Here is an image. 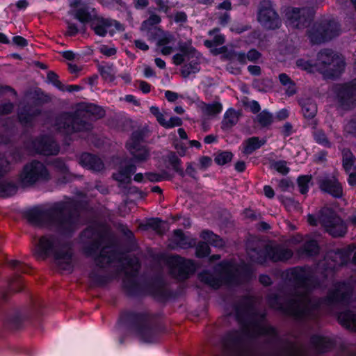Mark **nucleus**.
<instances>
[{
  "instance_id": "nucleus-1",
  "label": "nucleus",
  "mask_w": 356,
  "mask_h": 356,
  "mask_svg": "<svg viewBox=\"0 0 356 356\" xmlns=\"http://www.w3.org/2000/svg\"><path fill=\"white\" fill-rule=\"evenodd\" d=\"M34 254L38 259L52 257L56 264L62 269L71 268L72 254L69 246L60 239L52 236H43L36 245Z\"/></svg>"
},
{
  "instance_id": "nucleus-2",
  "label": "nucleus",
  "mask_w": 356,
  "mask_h": 356,
  "mask_svg": "<svg viewBox=\"0 0 356 356\" xmlns=\"http://www.w3.org/2000/svg\"><path fill=\"white\" fill-rule=\"evenodd\" d=\"M307 220L310 225H315L319 222L332 236H343L347 231L346 224L332 210L325 209L316 218L313 215H308Z\"/></svg>"
},
{
  "instance_id": "nucleus-3",
  "label": "nucleus",
  "mask_w": 356,
  "mask_h": 356,
  "mask_svg": "<svg viewBox=\"0 0 356 356\" xmlns=\"http://www.w3.org/2000/svg\"><path fill=\"white\" fill-rule=\"evenodd\" d=\"M316 65L325 78L337 76L344 68L343 59L331 50H324L318 56Z\"/></svg>"
},
{
  "instance_id": "nucleus-4",
  "label": "nucleus",
  "mask_w": 356,
  "mask_h": 356,
  "mask_svg": "<svg viewBox=\"0 0 356 356\" xmlns=\"http://www.w3.org/2000/svg\"><path fill=\"white\" fill-rule=\"evenodd\" d=\"M258 21L265 28L274 29L279 27L280 19L268 0H264L258 13Z\"/></svg>"
},
{
  "instance_id": "nucleus-5",
  "label": "nucleus",
  "mask_w": 356,
  "mask_h": 356,
  "mask_svg": "<svg viewBox=\"0 0 356 356\" xmlns=\"http://www.w3.org/2000/svg\"><path fill=\"white\" fill-rule=\"evenodd\" d=\"M56 126L60 131L65 134H70L72 131L89 130L91 127L90 124L67 114L60 116L57 120Z\"/></svg>"
},
{
  "instance_id": "nucleus-6",
  "label": "nucleus",
  "mask_w": 356,
  "mask_h": 356,
  "mask_svg": "<svg viewBox=\"0 0 356 356\" xmlns=\"http://www.w3.org/2000/svg\"><path fill=\"white\" fill-rule=\"evenodd\" d=\"M91 27L99 36H105L107 33L113 35L115 31L123 29L122 25L117 21L101 17H95L91 22Z\"/></svg>"
},
{
  "instance_id": "nucleus-7",
  "label": "nucleus",
  "mask_w": 356,
  "mask_h": 356,
  "mask_svg": "<svg viewBox=\"0 0 356 356\" xmlns=\"http://www.w3.org/2000/svg\"><path fill=\"white\" fill-rule=\"evenodd\" d=\"M131 334L140 342L144 343H152L158 341L157 332L146 323L136 324L131 328Z\"/></svg>"
},
{
  "instance_id": "nucleus-8",
  "label": "nucleus",
  "mask_w": 356,
  "mask_h": 356,
  "mask_svg": "<svg viewBox=\"0 0 356 356\" xmlns=\"http://www.w3.org/2000/svg\"><path fill=\"white\" fill-rule=\"evenodd\" d=\"M286 26L300 29L306 25L309 18V11L305 8H289L285 12Z\"/></svg>"
},
{
  "instance_id": "nucleus-9",
  "label": "nucleus",
  "mask_w": 356,
  "mask_h": 356,
  "mask_svg": "<svg viewBox=\"0 0 356 356\" xmlns=\"http://www.w3.org/2000/svg\"><path fill=\"white\" fill-rule=\"evenodd\" d=\"M154 31L155 37L154 39L156 40L157 49L164 56L171 54L174 51L175 47V40L174 36L160 29L154 28Z\"/></svg>"
},
{
  "instance_id": "nucleus-10",
  "label": "nucleus",
  "mask_w": 356,
  "mask_h": 356,
  "mask_svg": "<svg viewBox=\"0 0 356 356\" xmlns=\"http://www.w3.org/2000/svg\"><path fill=\"white\" fill-rule=\"evenodd\" d=\"M23 177L25 181L34 183L37 181L47 179L48 172L43 164L40 162H33L24 168Z\"/></svg>"
},
{
  "instance_id": "nucleus-11",
  "label": "nucleus",
  "mask_w": 356,
  "mask_h": 356,
  "mask_svg": "<svg viewBox=\"0 0 356 356\" xmlns=\"http://www.w3.org/2000/svg\"><path fill=\"white\" fill-rule=\"evenodd\" d=\"M200 236L204 243H200L196 248V254L199 257H204L209 254L208 243L214 247H222L224 245L222 239L211 232L203 231Z\"/></svg>"
},
{
  "instance_id": "nucleus-12",
  "label": "nucleus",
  "mask_w": 356,
  "mask_h": 356,
  "mask_svg": "<svg viewBox=\"0 0 356 356\" xmlns=\"http://www.w3.org/2000/svg\"><path fill=\"white\" fill-rule=\"evenodd\" d=\"M140 135L134 134L127 143V147L133 156V161L139 163L145 161L149 156L147 149L140 144Z\"/></svg>"
},
{
  "instance_id": "nucleus-13",
  "label": "nucleus",
  "mask_w": 356,
  "mask_h": 356,
  "mask_svg": "<svg viewBox=\"0 0 356 356\" xmlns=\"http://www.w3.org/2000/svg\"><path fill=\"white\" fill-rule=\"evenodd\" d=\"M70 7L69 13L83 24L92 22L95 18L87 5L81 0H72Z\"/></svg>"
},
{
  "instance_id": "nucleus-14",
  "label": "nucleus",
  "mask_w": 356,
  "mask_h": 356,
  "mask_svg": "<svg viewBox=\"0 0 356 356\" xmlns=\"http://www.w3.org/2000/svg\"><path fill=\"white\" fill-rule=\"evenodd\" d=\"M150 112L155 116L159 124L165 129H172L182 124L181 119L177 116H172L169 120H166L165 118L168 116L167 112L160 111L159 108L156 106H151Z\"/></svg>"
},
{
  "instance_id": "nucleus-15",
  "label": "nucleus",
  "mask_w": 356,
  "mask_h": 356,
  "mask_svg": "<svg viewBox=\"0 0 356 356\" xmlns=\"http://www.w3.org/2000/svg\"><path fill=\"white\" fill-rule=\"evenodd\" d=\"M170 263L172 265L171 273L181 278L187 276L191 270V266L193 264L190 260H186L178 256L172 257Z\"/></svg>"
},
{
  "instance_id": "nucleus-16",
  "label": "nucleus",
  "mask_w": 356,
  "mask_h": 356,
  "mask_svg": "<svg viewBox=\"0 0 356 356\" xmlns=\"http://www.w3.org/2000/svg\"><path fill=\"white\" fill-rule=\"evenodd\" d=\"M9 170V163L4 158L0 159V196L8 197L12 195L16 188L14 184L6 181L3 179L4 175Z\"/></svg>"
},
{
  "instance_id": "nucleus-17",
  "label": "nucleus",
  "mask_w": 356,
  "mask_h": 356,
  "mask_svg": "<svg viewBox=\"0 0 356 356\" xmlns=\"http://www.w3.org/2000/svg\"><path fill=\"white\" fill-rule=\"evenodd\" d=\"M36 151L44 155L56 154L58 152L57 144L49 137H44L34 143Z\"/></svg>"
},
{
  "instance_id": "nucleus-18",
  "label": "nucleus",
  "mask_w": 356,
  "mask_h": 356,
  "mask_svg": "<svg viewBox=\"0 0 356 356\" xmlns=\"http://www.w3.org/2000/svg\"><path fill=\"white\" fill-rule=\"evenodd\" d=\"M198 110L201 112L202 116L205 119H211L221 113L222 106L218 102L206 104L203 102L197 104Z\"/></svg>"
},
{
  "instance_id": "nucleus-19",
  "label": "nucleus",
  "mask_w": 356,
  "mask_h": 356,
  "mask_svg": "<svg viewBox=\"0 0 356 356\" xmlns=\"http://www.w3.org/2000/svg\"><path fill=\"white\" fill-rule=\"evenodd\" d=\"M320 188L334 197H338L342 195L341 186L334 177L322 179L320 182Z\"/></svg>"
},
{
  "instance_id": "nucleus-20",
  "label": "nucleus",
  "mask_w": 356,
  "mask_h": 356,
  "mask_svg": "<svg viewBox=\"0 0 356 356\" xmlns=\"http://www.w3.org/2000/svg\"><path fill=\"white\" fill-rule=\"evenodd\" d=\"M80 162L83 166L95 171H100L104 167L103 163L99 158L90 154H82Z\"/></svg>"
},
{
  "instance_id": "nucleus-21",
  "label": "nucleus",
  "mask_w": 356,
  "mask_h": 356,
  "mask_svg": "<svg viewBox=\"0 0 356 356\" xmlns=\"http://www.w3.org/2000/svg\"><path fill=\"white\" fill-rule=\"evenodd\" d=\"M209 35L211 36H213V40H205L204 42V45L206 47H207L208 48H210L211 52L213 54H220L221 52V49L222 48L216 49V48H213V47L224 43L225 38H224L223 35L218 34V29H214L213 31H209Z\"/></svg>"
},
{
  "instance_id": "nucleus-22",
  "label": "nucleus",
  "mask_w": 356,
  "mask_h": 356,
  "mask_svg": "<svg viewBox=\"0 0 356 356\" xmlns=\"http://www.w3.org/2000/svg\"><path fill=\"white\" fill-rule=\"evenodd\" d=\"M189 60H191L190 63L186 64L181 70V74L184 77H188L200 70V62L196 51L195 54L192 55Z\"/></svg>"
},
{
  "instance_id": "nucleus-23",
  "label": "nucleus",
  "mask_w": 356,
  "mask_h": 356,
  "mask_svg": "<svg viewBox=\"0 0 356 356\" xmlns=\"http://www.w3.org/2000/svg\"><path fill=\"white\" fill-rule=\"evenodd\" d=\"M338 318L343 326L351 330H356V315L349 312H341Z\"/></svg>"
},
{
  "instance_id": "nucleus-24",
  "label": "nucleus",
  "mask_w": 356,
  "mask_h": 356,
  "mask_svg": "<svg viewBox=\"0 0 356 356\" xmlns=\"http://www.w3.org/2000/svg\"><path fill=\"white\" fill-rule=\"evenodd\" d=\"M264 143V140H259L258 138H251L243 143V152L245 154H250L255 149L259 148Z\"/></svg>"
},
{
  "instance_id": "nucleus-25",
  "label": "nucleus",
  "mask_w": 356,
  "mask_h": 356,
  "mask_svg": "<svg viewBox=\"0 0 356 356\" xmlns=\"http://www.w3.org/2000/svg\"><path fill=\"white\" fill-rule=\"evenodd\" d=\"M101 75L104 80L113 82L115 79L116 70L113 65L106 64L99 67Z\"/></svg>"
},
{
  "instance_id": "nucleus-26",
  "label": "nucleus",
  "mask_w": 356,
  "mask_h": 356,
  "mask_svg": "<svg viewBox=\"0 0 356 356\" xmlns=\"http://www.w3.org/2000/svg\"><path fill=\"white\" fill-rule=\"evenodd\" d=\"M239 113L233 108L228 109L224 115L223 125L225 127H232L236 124L239 119Z\"/></svg>"
},
{
  "instance_id": "nucleus-27",
  "label": "nucleus",
  "mask_w": 356,
  "mask_h": 356,
  "mask_svg": "<svg viewBox=\"0 0 356 356\" xmlns=\"http://www.w3.org/2000/svg\"><path fill=\"white\" fill-rule=\"evenodd\" d=\"M302 111L304 116L307 118H312L317 112L316 104L310 100L301 102Z\"/></svg>"
},
{
  "instance_id": "nucleus-28",
  "label": "nucleus",
  "mask_w": 356,
  "mask_h": 356,
  "mask_svg": "<svg viewBox=\"0 0 356 356\" xmlns=\"http://www.w3.org/2000/svg\"><path fill=\"white\" fill-rule=\"evenodd\" d=\"M136 170L134 165H131L125 169L113 175L115 179L120 183H127L130 181V175Z\"/></svg>"
},
{
  "instance_id": "nucleus-29",
  "label": "nucleus",
  "mask_w": 356,
  "mask_h": 356,
  "mask_svg": "<svg viewBox=\"0 0 356 356\" xmlns=\"http://www.w3.org/2000/svg\"><path fill=\"white\" fill-rule=\"evenodd\" d=\"M195 54V51L193 48L182 51L180 54H176L173 56V63L176 65H181L186 59H190L191 56Z\"/></svg>"
},
{
  "instance_id": "nucleus-30",
  "label": "nucleus",
  "mask_w": 356,
  "mask_h": 356,
  "mask_svg": "<svg viewBox=\"0 0 356 356\" xmlns=\"http://www.w3.org/2000/svg\"><path fill=\"white\" fill-rule=\"evenodd\" d=\"M291 256L292 252L291 250L283 248H277L272 254L271 258L273 261H277L286 260L289 259Z\"/></svg>"
},
{
  "instance_id": "nucleus-31",
  "label": "nucleus",
  "mask_w": 356,
  "mask_h": 356,
  "mask_svg": "<svg viewBox=\"0 0 356 356\" xmlns=\"http://www.w3.org/2000/svg\"><path fill=\"white\" fill-rule=\"evenodd\" d=\"M173 240L176 243V246H179L182 248H186L188 246L192 245V243H188L186 238L184 236L182 232L180 229L175 231Z\"/></svg>"
},
{
  "instance_id": "nucleus-32",
  "label": "nucleus",
  "mask_w": 356,
  "mask_h": 356,
  "mask_svg": "<svg viewBox=\"0 0 356 356\" xmlns=\"http://www.w3.org/2000/svg\"><path fill=\"white\" fill-rule=\"evenodd\" d=\"M161 22V18L157 15H152L147 20H145L143 22L141 26V31H149L154 25L159 24Z\"/></svg>"
},
{
  "instance_id": "nucleus-33",
  "label": "nucleus",
  "mask_w": 356,
  "mask_h": 356,
  "mask_svg": "<svg viewBox=\"0 0 356 356\" xmlns=\"http://www.w3.org/2000/svg\"><path fill=\"white\" fill-rule=\"evenodd\" d=\"M280 82L287 87L286 93L291 95L296 92L294 84L291 81L289 77L285 74H281L279 76Z\"/></svg>"
},
{
  "instance_id": "nucleus-34",
  "label": "nucleus",
  "mask_w": 356,
  "mask_h": 356,
  "mask_svg": "<svg viewBox=\"0 0 356 356\" xmlns=\"http://www.w3.org/2000/svg\"><path fill=\"white\" fill-rule=\"evenodd\" d=\"M338 33H335L332 35L323 36L321 32L319 31H316L314 33H312L309 34L310 40L312 43H320L322 42H325L329 39H331L332 37L337 35Z\"/></svg>"
},
{
  "instance_id": "nucleus-35",
  "label": "nucleus",
  "mask_w": 356,
  "mask_h": 356,
  "mask_svg": "<svg viewBox=\"0 0 356 356\" xmlns=\"http://www.w3.org/2000/svg\"><path fill=\"white\" fill-rule=\"evenodd\" d=\"M355 163V159L350 152L345 150L343 152V164L346 171H349L352 169L353 165Z\"/></svg>"
},
{
  "instance_id": "nucleus-36",
  "label": "nucleus",
  "mask_w": 356,
  "mask_h": 356,
  "mask_svg": "<svg viewBox=\"0 0 356 356\" xmlns=\"http://www.w3.org/2000/svg\"><path fill=\"white\" fill-rule=\"evenodd\" d=\"M83 110L85 111L87 114H90L95 118H100L104 115V111L100 107L94 104L87 105Z\"/></svg>"
},
{
  "instance_id": "nucleus-37",
  "label": "nucleus",
  "mask_w": 356,
  "mask_h": 356,
  "mask_svg": "<svg viewBox=\"0 0 356 356\" xmlns=\"http://www.w3.org/2000/svg\"><path fill=\"white\" fill-rule=\"evenodd\" d=\"M260 54L257 51L252 49L248 53L247 56H245L244 54H238V58L241 62L245 63L246 60L250 61L257 60L260 58Z\"/></svg>"
},
{
  "instance_id": "nucleus-38",
  "label": "nucleus",
  "mask_w": 356,
  "mask_h": 356,
  "mask_svg": "<svg viewBox=\"0 0 356 356\" xmlns=\"http://www.w3.org/2000/svg\"><path fill=\"white\" fill-rule=\"evenodd\" d=\"M232 159V154L229 152H222L215 157V161L219 165H224L229 162Z\"/></svg>"
},
{
  "instance_id": "nucleus-39",
  "label": "nucleus",
  "mask_w": 356,
  "mask_h": 356,
  "mask_svg": "<svg viewBox=\"0 0 356 356\" xmlns=\"http://www.w3.org/2000/svg\"><path fill=\"white\" fill-rule=\"evenodd\" d=\"M257 121L262 126H267L273 121L272 115L267 111H262L257 115Z\"/></svg>"
},
{
  "instance_id": "nucleus-40",
  "label": "nucleus",
  "mask_w": 356,
  "mask_h": 356,
  "mask_svg": "<svg viewBox=\"0 0 356 356\" xmlns=\"http://www.w3.org/2000/svg\"><path fill=\"white\" fill-rule=\"evenodd\" d=\"M310 177L309 176H301L298 179V184L301 193L305 194L308 191Z\"/></svg>"
},
{
  "instance_id": "nucleus-41",
  "label": "nucleus",
  "mask_w": 356,
  "mask_h": 356,
  "mask_svg": "<svg viewBox=\"0 0 356 356\" xmlns=\"http://www.w3.org/2000/svg\"><path fill=\"white\" fill-rule=\"evenodd\" d=\"M98 49L100 53L108 57L116 54V49L113 45L101 44Z\"/></svg>"
},
{
  "instance_id": "nucleus-42",
  "label": "nucleus",
  "mask_w": 356,
  "mask_h": 356,
  "mask_svg": "<svg viewBox=\"0 0 356 356\" xmlns=\"http://www.w3.org/2000/svg\"><path fill=\"white\" fill-rule=\"evenodd\" d=\"M272 167L281 174L284 175L289 172V168L287 167L286 162L284 161H276L272 164Z\"/></svg>"
},
{
  "instance_id": "nucleus-43",
  "label": "nucleus",
  "mask_w": 356,
  "mask_h": 356,
  "mask_svg": "<svg viewBox=\"0 0 356 356\" xmlns=\"http://www.w3.org/2000/svg\"><path fill=\"white\" fill-rule=\"evenodd\" d=\"M305 250L308 254H316L318 251V245L316 241H310L305 245Z\"/></svg>"
},
{
  "instance_id": "nucleus-44",
  "label": "nucleus",
  "mask_w": 356,
  "mask_h": 356,
  "mask_svg": "<svg viewBox=\"0 0 356 356\" xmlns=\"http://www.w3.org/2000/svg\"><path fill=\"white\" fill-rule=\"evenodd\" d=\"M314 138L317 143L325 146L329 145V142L325 134L322 131H316L314 134Z\"/></svg>"
},
{
  "instance_id": "nucleus-45",
  "label": "nucleus",
  "mask_w": 356,
  "mask_h": 356,
  "mask_svg": "<svg viewBox=\"0 0 356 356\" xmlns=\"http://www.w3.org/2000/svg\"><path fill=\"white\" fill-rule=\"evenodd\" d=\"M145 179H149V180H151V181H159L160 179L159 178H155V177H152L150 175H146L145 176H144L143 174L141 173H138V174H136L135 176H134V180L137 182H143L144 181Z\"/></svg>"
},
{
  "instance_id": "nucleus-46",
  "label": "nucleus",
  "mask_w": 356,
  "mask_h": 356,
  "mask_svg": "<svg viewBox=\"0 0 356 356\" xmlns=\"http://www.w3.org/2000/svg\"><path fill=\"white\" fill-rule=\"evenodd\" d=\"M13 43L19 47H24L28 44L27 40L21 36L13 37Z\"/></svg>"
},
{
  "instance_id": "nucleus-47",
  "label": "nucleus",
  "mask_w": 356,
  "mask_h": 356,
  "mask_svg": "<svg viewBox=\"0 0 356 356\" xmlns=\"http://www.w3.org/2000/svg\"><path fill=\"white\" fill-rule=\"evenodd\" d=\"M13 108L11 103L7 102L5 104H0V113L6 114L9 113Z\"/></svg>"
},
{
  "instance_id": "nucleus-48",
  "label": "nucleus",
  "mask_w": 356,
  "mask_h": 356,
  "mask_svg": "<svg viewBox=\"0 0 356 356\" xmlns=\"http://www.w3.org/2000/svg\"><path fill=\"white\" fill-rule=\"evenodd\" d=\"M165 97L168 99V101H169L170 102H174L178 99L179 95L177 93H176L175 92L166 90L165 92Z\"/></svg>"
},
{
  "instance_id": "nucleus-49",
  "label": "nucleus",
  "mask_w": 356,
  "mask_h": 356,
  "mask_svg": "<svg viewBox=\"0 0 356 356\" xmlns=\"http://www.w3.org/2000/svg\"><path fill=\"white\" fill-rule=\"evenodd\" d=\"M78 31L79 30L76 24L70 23L68 24L67 30V34L68 35H74L78 33Z\"/></svg>"
},
{
  "instance_id": "nucleus-50",
  "label": "nucleus",
  "mask_w": 356,
  "mask_h": 356,
  "mask_svg": "<svg viewBox=\"0 0 356 356\" xmlns=\"http://www.w3.org/2000/svg\"><path fill=\"white\" fill-rule=\"evenodd\" d=\"M170 161L176 171L182 172V169H181L179 167L180 161L175 155H172V158L170 159Z\"/></svg>"
},
{
  "instance_id": "nucleus-51",
  "label": "nucleus",
  "mask_w": 356,
  "mask_h": 356,
  "mask_svg": "<svg viewBox=\"0 0 356 356\" xmlns=\"http://www.w3.org/2000/svg\"><path fill=\"white\" fill-rule=\"evenodd\" d=\"M347 132L350 134H356V122L351 121L348 122L345 127Z\"/></svg>"
},
{
  "instance_id": "nucleus-52",
  "label": "nucleus",
  "mask_w": 356,
  "mask_h": 356,
  "mask_svg": "<svg viewBox=\"0 0 356 356\" xmlns=\"http://www.w3.org/2000/svg\"><path fill=\"white\" fill-rule=\"evenodd\" d=\"M352 253L353 254L352 261L354 264H356V247L355 245L348 247L347 255L350 257Z\"/></svg>"
},
{
  "instance_id": "nucleus-53",
  "label": "nucleus",
  "mask_w": 356,
  "mask_h": 356,
  "mask_svg": "<svg viewBox=\"0 0 356 356\" xmlns=\"http://www.w3.org/2000/svg\"><path fill=\"white\" fill-rule=\"evenodd\" d=\"M139 87L144 93H148L151 88L150 85L143 81H139Z\"/></svg>"
},
{
  "instance_id": "nucleus-54",
  "label": "nucleus",
  "mask_w": 356,
  "mask_h": 356,
  "mask_svg": "<svg viewBox=\"0 0 356 356\" xmlns=\"http://www.w3.org/2000/svg\"><path fill=\"white\" fill-rule=\"evenodd\" d=\"M63 56L69 60H72L75 59L77 55L72 51H65L63 52Z\"/></svg>"
},
{
  "instance_id": "nucleus-55",
  "label": "nucleus",
  "mask_w": 356,
  "mask_h": 356,
  "mask_svg": "<svg viewBox=\"0 0 356 356\" xmlns=\"http://www.w3.org/2000/svg\"><path fill=\"white\" fill-rule=\"evenodd\" d=\"M135 45L138 48H139L143 51H146L149 49L148 45L144 41L140 40H135Z\"/></svg>"
},
{
  "instance_id": "nucleus-56",
  "label": "nucleus",
  "mask_w": 356,
  "mask_h": 356,
  "mask_svg": "<svg viewBox=\"0 0 356 356\" xmlns=\"http://www.w3.org/2000/svg\"><path fill=\"white\" fill-rule=\"evenodd\" d=\"M201 279L214 288H218L220 286V284L218 282H216L214 280L210 278H204L203 275H201Z\"/></svg>"
},
{
  "instance_id": "nucleus-57",
  "label": "nucleus",
  "mask_w": 356,
  "mask_h": 356,
  "mask_svg": "<svg viewBox=\"0 0 356 356\" xmlns=\"http://www.w3.org/2000/svg\"><path fill=\"white\" fill-rule=\"evenodd\" d=\"M264 192L265 195L268 198H272L274 196V191L269 186H265L264 188Z\"/></svg>"
},
{
  "instance_id": "nucleus-58",
  "label": "nucleus",
  "mask_w": 356,
  "mask_h": 356,
  "mask_svg": "<svg viewBox=\"0 0 356 356\" xmlns=\"http://www.w3.org/2000/svg\"><path fill=\"white\" fill-rule=\"evenodd\" d=\"M175 20L177 22H182L186 20V15L184 13L180 12L175 15Z\"/></svg>"
},
{
  "instance_id": "nucleus-59",
  "label": "nucleus",
  "mask_w": 356,
  "mask_h": 356,
  "mask_svg": "<svg viewBox=\"0 0 356 356\" xmlns=\"http://www.w3.org/2000/svg\"><path fill=\"white\" fill-rule=\"evenodd\" d=\"M28 6H29V3H28L27 0H19L16 3V6L19 10L25 9L26 8H27Z\"/></svg>"
},
{
  "instance_id": "nucleus-60",
  "label": "nucleus",
  "mask_w": 356,
  "mask_h": 356,
  "mask_svg": "<svg viewBox=\"0 0 356 356\" xmlns=\"http://www.w3.org/2000/svg\"><path fill=\"white\" fill-rule=\"evenodd\" d=\"M144 76L147 78H149L154 76V70L149 67H145L143 71Z\"/></svg>"
},
{
  "instance_id": "nucleus-61",
  "label": "nucleus",
  "mask_w": 356,
  "mask_h": 356,
  "mask_svg": "<svg viewBox=\"0 0 356 356\" xmlns=\"http://www.w3.org/2000/svg\"><path fill=\"white\" fill-rule=\"evenodd\" d=\"M147 0H136L135 6L136 8H143L147 6Z\"/></svg>"
},
{
  "instance_id": "nucleus-62",
  "label": "nucleus",
  "mask_w": 356,
  "mask_h": 356,
  "mask_svg": "<svg viewBox=\"0 0 356 356\" xmlns=\"http://www.w3.org/2000/svg\"><path fill=\"white\" fill-rule=\"evenodd\" d=\"M248 71L253 75H258L260 73V67L257 65H250Z\"/></svg>"
},
{
  "instance_id": "nucleus-63",
  "label": "nucleus",
  "mask_w": 356,
  "mask_h": 356,
  "mask_svg": "<svg viewBox=\"0 0 356 356\" xmlns=\"http://www.w3.org/2000/svg\"><path fill=\"white\" fill-rule=\"evenodd\" d=\"M297 65L304 70H309V64L304 60L300 59L297 60Z\"/></svg>"
},
{
  "instance_id": "nucleus-64",
  "label": "nucleus",
  "mask_w": 356,
  "mask_h": 356,
  "mask_svg": "<svg viewBox=\"0 0 356 356\" xmlns=\"http://www.w3.org/2000/svg\"><path fill=\"white\" fill-rule=\"evenodd\" d=\"M356 169V166H355ZM348 183L351 186L356 185V172H350L348 177Z\"/></svg>"
}]
</instances>
